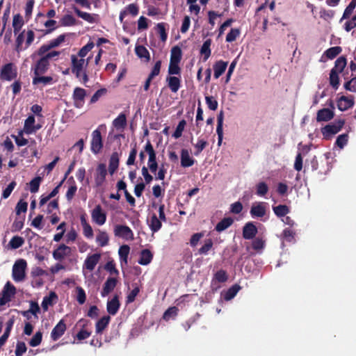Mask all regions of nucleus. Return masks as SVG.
Returning <instances> with one entry per match:
<instances>
[{
	"mask_svg": "<svg viewBox=\"0 0 356 356\" xmlns=\"http://www.w3.org/2000/svg\"><path fill=\"white\" fill-rule=\"evenodd\" d=\"M266 211L264 202H255L252 206L250 213L253 218H261L266 215Z\"/></svg>",
	"mask_w": 356,
	"mask_h": 356,
	"instance_id": "dca6fc26",
	"label": "nucleus"
},
{
	"mask_svg": "<svg viewBox=\"0 0 356 356\" xmlns=\"http://www.w3.org/2000/svg\"><path fill=\"white\" fill-rule=\"evenodd\" d=\"M341 47H333L326 50L325 54L328 58L333 59L341 52Z\"/></svg>",
	"mask_w": 356,
	"mask_h": 356,
	"instance_id": "c03bdc74",
	"label": "nucleus"
},
{
	"mask_svg": "<svg viewBox=\"0 0 356 356\" xmlns=\"http://www.w3.org/2000/svg\"><path fill=\"white\" fill-rule=\"evenodd\" d=\"M113 127L120 131H122L127 125V118L124 113H120L118 118L113 121Z\"/></svg>",
	"mask_w": 356,
	"mask_h": 356,
	"instance_id": "cd10ccee",
	"label": "nucleus"
},
{
	"mask_svg": "<svg viewBox=\"0 0 356 356\" xmlns=\"http://www.w3.org/2000/svg\"><path fill=\"white\" fill-rule=\"evenodd\" d=\"M130 248L127 245H123L120 247L118 250V254L120 259L121 264L122 263L124 264H127L128 255L129 254Z\"/></svg>",
	"mask_w": 356,
	"mask_h": 356,
	"instance_id": "2f4dec72",
	"label": "nucleus"
},
{
	"mask_svg": "<svg viewBox=\"0 0 356 356\" xmlns=\"http://www.w3.org/2000/svg\"><path fill=\"white\" fill-rule=\"evenodd\" d=\"M273 211L278 217H284L289 212V209L286 205H278L273 207Z\"/></svg>",
	"mask_w": 356,
	"mask_h": 356,
	"instance_id": "49530a36",
	"label": "nucleus"
},
{
	"mask_svg": "<svg viewBox=\"0 0 356 356\" xmlns=\"http://www.w3.org/2000/svg\"><path fill=\"white\" fill-rule=\"evenodd\" d=\"M42 178L40 177H36L33 179L30 183V191L32 193H35L38 191Z\"/></svg>",
	"mask_w": 356,
	"mask_h": 356,
	"instance_id": "8fccbe9b",
	"label": "nucleus"
},
{
	"mask_svg": "<svg viewBox=\"0 0 356 356\" xmlns=\"http://www.w3.org/2000/svg\"><path fill=\"white\" fill-rule=\"evenodd\" d=\"M72 72L74 74L76 78L79 79L84 84L88 81L86 69L88 65V58H78L77 56H71Z\"/></svg>",
	"mask_w": 356,
	"mask_h": 356,
	"instance_id": "f257e3e1",
	"label": "nucleus"
},
{
	"mask_svg": "<svg viewBox=\"0 0 356 356\" xmlns=\"http://www.w3.org/2000/svg\"><path fill=\"white\" fill-rule=\"evenodd\" d=\"M145 152H146L149 156L148 167L150 171L154 173L156 172L158 168V164L156 162V154L149 140L147 142L145 146Z\"/></svg>",
	"mask_w": 356,
	"mask_h": 356,
	"instance_id": "39448f33",
	"label": "nucleus"
},
{
	"mask_svg": "<svg viewBox=\"0 0 356 356\" xmlns=\"http://www.w3.org/2000/svg\"><path fill=\"white\" fill-rule=\"evenodd\" d=\"M355 7H356V0H352L350 1V3L348 4V6L346 7V8L345 9L341 20H342L343 19L348 18L350 16V15L353 13Z\"/></svg>",
	"mask_w": 356,
	"mask_h": 356,
	"instance_id": "3c124183",
	"label": "nucleus"
},
{
	"mask_svg": "<svg viewBox=\"0 0 356 356\" xmlns=\"http://www.w3.org/2000/svg\"><path fill=\"white\" fill-rule=\"evenodd\" d=\"M42 334L40 332H37L29 341V345L32 347L38 346L42 341Z\"/></svg>",
	"mask_w": 356,
	"mask_h": 356,
	"instance_id": "680f3d73",
	"label": "nucleus"
},
{
	"mask_svg": "<svg viewBox=\"0 0 356 356\" xmlns=\"http://www.w3.org/2000/svg\"><path fill=\"white\" fill-rule=\"evenodd\" d=\"M91 217L92 220L98 225H104L106 220V214L100 205H97L92 211Z\"/></svg>",
	"mask_w": 356,
	"mask_h": 356,
	"instance_id": "9b49d317",
	"label": "nucleus"
},
{
	"mask_svg": "<svg viewBox=\"0 0 356 356\" xmlns=\"http://www.w3.org/2000/svg\"><path fill=\"white\" fill-rule=\"evenodd\" d=\"M66 330V325L64 321L60 320L57 325L53 328L51 332V338L53 341L58 340Z\"/></svg>",
	"mask_w": 356,
	"mask_h": 356,
	"instance_id": "a211bd4d",
	"label": "nucleus"
},
{
	"mask_svg": "<svg viewBox=\"0 0 356 356\" xmlns=\"http://www.w3.org/2000/svg\"><path fill=\"white\" fill-rule=\"evenodd\" d=\"M195 160L190 156L189 152L186 149H182L181 151V165L183 168H188L194 164Z\"/></svg>",
	"mask_w": 356,
	"mask_h": 356,
	"instance_id": "5701e85b",
	"label": "nucleus"
},
{
	"mask_svg": "<svg viewBox=\"0 0 356 356\" xmlns=\"http://www.w3.org/2000/svg\"><path fill=\"white\" fill-rule=\"evenodd\" d=\"M329 106L332 108H323L318 111L316 115V120L318 122H327L333 118L334 113L333 110L334 109V104L330 101Z\"/></svg>",
	"mask_w": 356,
	"mask_h": 356,
	"instance_id": "9d476101",
	"label": "nucleus"
},
{
	"mask_svg": "<svg viewBox=\"0 0 356 356\" xmlns=\"http://www.w3.org/2000/svg\"><path fill=\"white\" fill-rule=\"evenodd\" d=\"M227 62L223 60L217 61L213 65L214 77L218 79L226 70Z\"/></svg>",
	"mask_w": 356,
	"mask_h": 356,
	"instance_id": "b1692460",
	"label": "nucleus"
},
{
	"mask_svg": "<svg viewBox=\"0 0 356 356\" xmlns=\"http://www.w3.org/2000/svg\"><path fill=\"white\" fill-rule=\"evenodd\" d=\"M344 87L346 90L356 92V77L353 78L350 81L346 82L344 84Z\"/></svg>",
	"mask_w": 356,
	"mask_h": 356,
	"instance_id": "774afa93",
	"label": "nucleus"
},
{
	"mask_svg": "<svg viewBox=\"0 0 356 356\" xmlns=\"http://www.w3.org/2000/svg\"><path fill=\"white\" fill-rule=\"evenodd\" d=\"M101 254L96 253L91 255H88L83 263V268H86L90 271H92L96 265L99 261Z\"/></svg>",
	"mask_w": 356,
	"mask_h": 356,
	"instance_id": "2eb2a0df",
	"label": "nucleus"
},
{
	"mask_svg": "<svg viewBox=\"0 0 356 356\" xmlns=\"http://www.w3.org/2000/svg\"><path fill=\"white\" fill-rule=\"evenodd\" d=\"M162 226L161 220L157 218L156 214H153L149 222V227L153 232H158Z\"/></svg>",
	"mask_w": 356,
	"mask_h": 356,
	"instance_id": "e433bc0d",
	"label": "nucleus"
},
{
	"mask_svg": "<svg viewBox=\"0 0 356 356\" xmlns=\"http://www.w3.org/2000/svg\"><path fill=\"white\" fill-rule=\"evenodd\" d=\"M186 124V122L184 120H181L179 124H177L175 132L172 134V136L175 138H179L181 136L182 132L184 130L185 126Z\"/></svg>",
	"mask_w": 356,
	"mask_h": 356,
	"instance_id": "09e8293b",
	"label": "nucleus"
},
{
	"mask_svg": "<svg viewBox=\"0 0 356 356\" xmlns=\"http://www.w3.org/2000/svg\"><path fill=\"white\" fill-rule=\"evenodd\" d=\"M233 222L234 220L231 217L225 218L216 225L215 229L217 232H221L230 227Z\"/></svg>",
	"mask_w": 356,
	"mask_h": 356,
	"instance_id": "c756f323",
	"label": "nucleus"
},
{
	"mask_svg": "<svg viewBox=\"0 0 356 356\" xmlns=\"http://www.w3.org/2000/svg\"><path fill=\"white\" fill-rule=\"evenodd\" d=\"M35 120L33 115L29 116L24 122L23 131L26 134H31L35 133Z\"/></svg>",
	"mask_w": 356,
	"mask_h": 356,
	"instance_id": "bb28decb",
	"label": "nucleus"
},
{
	"mask_svg": "<svg viewBox=\"0 0 356 356\" xmlns=\"http://www.w3.org/2000/svg\"><path fill=\"white\" fill-rule=\"evenodd\" d=\"M67 35V34H62L58 36L56 38L50 40V47H52L54 49L60 46L65 41Z\"/></svg>",
	"mask_w": 356,
	"mask_h": 356,
	"instance_id": "bf43d9fd",
	"label": "nucleus"
},
{
	"mask_svg": "<svg viewBox=\"0 0 356 356\" xmlns=\"http://www.w3.org/2000/svg\"><path fill=\"white\" fill-rule=\"evenodd\" d=\"M136 55L140 58H145L146 61L150 59V55L148 50L143 45L136 46L135 48Z\"/></svg>",
	"mask_w": 356,
	"mask_h": 356,
	"instance_id": "58836bf2",
	"label": "nucleus"
},
{
	"mask_svg": "<svg viewBox=\"0 0 356 356\" xmlns=\"http://www.w3.org/2000/svg\"><path fill=\"white\" fill-rule=\"evenodd\" d=\"M16 186V182L13 181H11L8 186L3 191L2 193V198L3 199H7L14 190L15 187Z\"/></svg>",
	"mask_w": 356,
	"mask_h": 356,
	"instance_id": "0e129e2a",
	"label": "nucleus"
},
{
	"mask_svg": "<svg viewBox=\"0 0 356 356\" xmlns=\"http://www.w3.org/2000/svg\"><path fill=\"white\" fill-rule=\"evenodd\" d=\"M76 290V300L80 305H83L86 302V295L85 291L81 287L77 286Z\"/></svg>",
	"mask_w": 356,
	"mask_h": 356,
	"instance_id": "6e6d98bb",
	"label": "nucleus"
},
{
	"mask_svg": "<svg viewBox=\"0 0 356 356\" xmlns=\"http://www.w3.org/2000/svg\"><path fill=\"white\" fill-rule=\"evenodd\" d=\"M24 25V20L19 14L15 15L13 19V27L15 34L19 32Z\"/></svg>",
	"mask_w": 356,
	"mask_h": 356,
	"instance_id": "72a5a7b5",
	"label": "nucleus"
},
{
	"mask_svg": "<svg viewBox=\"0 0 356 356\" xmlns=\"http://www.w3.org/2000/svg\"><path fill=\"white\" fill-rule=\"evenodd\" d=\"M343 121H339L334 124H328L324 127L321 131L325 138H330L333 135L337 134L343 126Z\"/></svg>",
	"mask_w": 356,
	"mask_h": 356,
	"instance_id": "1a4fd4ad",
	"label": "nucleus"
},
{
	"mask_svg": "<svg viewBox=\"0 0 356 356\" xmlns=\"http://www.w3.org/2000/svg\"><path fill=\"white\" fill-rule=\"evenodd\" d=\"M60 23L61 26H73L75 24L76 19L71 15H65L61 18Z\"/></svg>",
	"mask_w": 356,
	"mask_h": 356,
	"instance_id": "a18cd8bd",
	"label": "nucleus"
},
{
	"mask_svg": "<svg viewBox=\"0 0 356 356\" xmlns=\"http://www.w3.org/2000/svg\"><path fill=\"white\" fill-rule=\"evenodd\" d=\"M111 318L109 316H104L101 318L96 323V332L102 333V331L107 327L110 322Z\"/></svg>",
	"mask_w": 356,
	"mask_h": 356,
	"instance_id": "473e14b6",
	"label": "nucleus"
},
{
	"mask_svg": "<svg viewBox=\"0 0 356 356\" xmlns=\"http://www.w3.org/2000/svg\"><path fill=\"white\" fill-rule=\"evenodd\" d=\"M86 95V92L83 88L77 87L74 89L73 99L76 107L81 108L83 106Z\"/></svg>",
	"mask_w": 356,
	"mask_h": 356,
	"instance_id": "f3484780",
	"label": "nucleus"
},
{
	"mask_svg": "<svg viewBox=\"0 0 356 356\" xmlns=\"http://www.w3.org/2000/svg\"><path fill=\"white\" fill-rule=\"evenodd\" d=\"M56 298V295L54 292H51L49 296L43 298L41 305L44 311L48 310L49 306L52 305V299Z\"/></svg>",
	"mask_w": 356,
	"mask_h": 356,
	"instance_id": "37998d69",
	"label": "nucleus"
},
{
	"mask_svg": "<svg viewBox=\"0 0 356 356\" xmlns=\"http://www.w3.org/2000/svg\"><path fill=\"white\" fill-rule=\"evenodd\" d=\"M24 243V241L22 237L15 236L10 239L9 245L13 249H17L20 248Z\"/></svg>",
	"mask_w": 356,
	"mask_h": 356,
	"instance_id": "de8ad7c7",
	"label": "nucleus"
},
{
	"mask_svg": "<svg viewBox=\"0 0 356 356\" xmlns=\"http://www.w3.org/2000/svg\"><path fill=\"white\" fill-rule=\"evenodd\" d=\"M90 149L92 153L97 154L100 152L103 147L102 138L99 129H95L92 133Z\"/></svg>",
	"mask_w": 356,
	"mask_h": 356,
	"instance_id": "0eeeda50",
	"label": "nucleus"
},
{
	"mask_svg": "<svg viewBox=\"0 0 356 356\" xmlns=\"http://www.w3.org/2000/svg\"><path fill=\"white\" fill-rule=\"evenodd\" d=\"M68 181L69 182L71 181V185L68 188V190L66 193L65 197L68 201H71L73 199V197L77 191V187L76 186L74 180L73 179V177H70Z\"/></svg>",
	"mask_w": 356,
	"mask_h": 356,
	"instance_id": "ea45409f",
	"label": "nucleus"
},
{
	"mask_svg": "<svg viewBox=\"0 0 356 356\" xmlns=\"http://www.w3.org/2000/svg\"><path fill=\"white\" fill-rule=\"evenodd\" d=\"M168 87L172 92H177L181 86V80L177 76H168L166 79Z\"/></svg>",
	"mask_w": 356,
	"mask_h": 356,
	"instance_id": "a878e982",
	"label": "nucleus"
},
{
	"mask_svg": "<svg viewBox=\"0 0 356 356\" xmlns=\"http://www.w3.org/2000/svg\"><path fill=\"white\" fill-rule=\"evenodd\" d=\"M181 59V49L175 46L172 48L170 52V60L171 63H179Z\"/></svg>",
	"mask_w": 356,
	"mask_h": 356,
	"instance_id": "c9c22d12",
	"label": "nucleus"
},
{
	"mask_svg": "<svg viewBox=\"0 0 356 356\" xmlns=\"http://www.w3.org/2000/svg\"><path fill=\"white\" fill-rule=\"evenodd\" d=\"M94 44L93 42H88L87 44L83 46L79 51L78 56L80 57V58H84V57L88 54V53L93 48Z\"/></svg>",
	"mask_w": 356,
	"mask_h": 356,
	"instance_id": "4d7b16f0",
	"label": "nucleus"
},
{
	"mask_svg": "<svg viewBox=\"0 0 356 356\" xmlns=\"http://www.w3.org/2000/svg\"><path fill=\"white\" fill-rule=\"evenodd\" d=\"M117 285V280L115 277H108L106 281L105 282L102 291L101 292V295L102 297L107 296L113 289L115 288Z\"/></svg>",
	"mask_w": 356,
	"mask_h": 356,
	"instance_id": "6ab92c4d",
	"label": "nucleus"
},
{
	"mask_svg": "<svg viewBox=\"0 0 356 356\" xmlns=\"http://www.w3.org/2000/svg\"><path fill=\"white\" fill-rule=\"evenodd\" d=\"M339 73L331 70L330 73V85L335 89H337L339 85Z\"/></svg>",
	"mask_w": 356,
	"mask_h": 356,
	"instance_id": "864d4df0",
	"label": "nucleus"
},
{
	"mask_svg": "<svg viewBox=\"0 0 356 356\" xmlns=\"http://www.w3.org/2000/svg\"><path fill=\"white\" fill-rule=\"evenodd\" d=\"M213 246V241L209 238L205 241L204 245L200 248L199 253L200 254H207Z\"/></svg>",
	"mask_w": 356,
	"mask_h": 356,
	"instance_id": "e2e57ef3",
	"label": "nucleus"
},
{
	"mask_svg": "<svg viewBox=\"0 0 356 356\" xmlns=\"http://www.w3.org/2000/svg\"><path fill=\"white\" fill-rule=\"evenodd\" d=\"M257 233V228L252 222H248L243 227V236L245 239H252Z\"/></svg>",
	"mask_w": 356,
	"mask_h": 356,
	"instance_id": "aec40b11",
	"label": "nucleus"
},
{
	"mask_svg": "<svg viewBox=\"0 0 356 356\" xmlns=\"http://www.w3.org/2000/svg\"><path fill=\"white\" fill-rule=\"evenodd\" d=\"M120 304L117 296H115L111 300L107 302L106 309L109 314L115 315L120 308Z\"/></svg>",
	"mask_w": 356,
	"mask_h": 356,
	"instance_id": "4be33fe9",
	"label": "nucleus"
},
{
	"mask_svg": "<svg viewBox=\"0 0 356 356\" xmlns=\"http://www.w3.org/2000/svg\"><path fill=\"white\" fill-rule=\"evenodd\" d=\"M26 351V346L24 342L18 341L16 345L15 355L22 356Z\"/></svg>",
	"mask_w": 356,
	"mask_h": 356,
	"instance_id": "338daca9",
	"label": "nucleus"
},
{
	"mask_svg": "<svg viewBox=\"0 0 356 356\" xmlns=\"http://www.w3.org/2000/svg\"><path fill=\"white\" fill-rule=\"evenodd\" d=\"M206 104L208 108L211 111H216L218 108V103L213 96L205 97Z\"/></svg>",
	"mask_w": 356,
	"mask_h": 356,
	"instance_id": "603ef678",
	"label": "nucleus"
},
{
	"mask_svg": "<svg viewBox=\"0 0 356 356\" xmlns=\"http://www.w3.org/2000/svg\"><path fill=\"white\" fill-rule=\"evenodd\" d=\"M348 140V134H341L337 138L336 145L342 149L347 144Z\"/></svg>",
	"mask_w": 356,
	"mask_h": 356,
	"instance_id": "052dcab7",
	"label": "nucleus"
},
{
	"mask_svg": "<svg viewBox=\"0 0 356 356\" xmlns=\"http://www.w3.org/2000/svg\"><path fill=\"white\" fill-rule=\"evenodd\" d=\"M152 258L153 255L150 250L145 249L141 251L138 262L140 265L146 266L152 261Z\"/></svg>",
	"mask_w": 356,
	"mask_h": 356,
	"instance_id": "393cba45",
	"label": "nucleus"
},
{
	"mask_svg": "<svg viewBox=\"0 0 356 356\" xmlns=\"http://www.w3.org/2000/svg\"><path fill=\"white\" fill-rule=\"evenodd\" d=\"M17 76V69L13 63H7L2 67L0 74L1 79L10 81L15 79Z\"/></svg>",
	"mask_w": 356,
	"mask_h": 356,
	"instance_id": "20e7f679",
	"label": "nucleus"
},
{
	"mask_svg": "<svg viewBox=\"0 0 356 356\" xmlns=\"http://www.w3.org/2000/svg\"><path fill=\"white\" fill-rule=\"evenodd\" d=\"M49 63L43 56L38 60L32 69L34 71V75H41L45 73L49 68Z\"/></svg>",
	"mask_w": 356,
	"mask_h": 356,
	"instance_id": "4468645a",
	"label": "nucleus"
},
{
	"mask_svg": "<svg viewBox=\"0 0 356 356\" xmlns=\"http://www.w3.org/2000/svg\"><path fill=\"white\" fill-rule=\"evenodd\" d=\"M107 175L106 165L104 163L98 165L95 175V182L97 186H101L105 181Z\"/></svg>",
	"mask_w": 356,
	"mask_h": 356,
	"instance_id": "f8f14e48",
	"label": "nucleus"
},
{
	"mask_svg": "<svg viewBox=\"0 0 356 356\" xmlns=\"http://www.w3.org/2000/svg\"><path fill=\"white\" fill-rule=\"evenodd\" d=\"M241 289V286L238 284H235L229 288L224 296L225 300H230L235 297L238 291Z\"/></svg>",
	"mask_w": 356,
	"mask_h": 356,
	"instance_id": "a19ab883",
	"label": "nucleus"
},
{
	"mask_svg": "<svg viewBox=\"0 0 356 356\" xmlns=\"http://www.w3.org/2000/svg\"><path fill=\"white\" fill-rule=\"evenodd\" d=\"M177 309L175 307H170L163 314V318L165 321H169L171 318L177 316Z\"/></svg>",
	"mask_w": 356,
	"mask_h": 356,
	"instance_id": "13d9d810",
	"label": "nucleus"
},
{
	"mask_svg": "<svg viewBox=\"0 0 356 356\" xmlns=\"http://www.w3.org/2000/svg\"><path fill=\"white\" fill-rule=\"evenodd\" d=\"M346 65V58L344 57H339L335 61L334 67L331 70L340 73L343 71Z\"/></svg>",
	"mask_w": 356,
	"mask_h": 356,
	"instance_id": "79ce46f5",
	"label": "nucleus"
},
{
	"mask_svg": "<svg viewBox=\"0 0 356 356\" xmlns=\"http://www.w3.org/2000/svg\"><path fill=\"white\" fill-rule=\"evenodd\" d=\"M109 241V236L106 232L98 230V234L96 237V242L101 247H104L108 245Z\"/></svg>",
	"mask_w": 356,
	"mask_h": 356,
	"instance_id": "7c9ffc66",
	"label": "nucleus"
},
{
	"mask_svg": "<svg viewBox=\"0 0 356 356\" xmlns=\"http://www.w3.org/2000/svg\"><path fill=\"white\" fill-rule=\"evenodd\" d=\"M16 293V288L10 282H7L0 293V306L10 302Z\"/></svg>",
	"mask_w": 356,
	"mask_h": 356,
	"instance_id": "7ed1b4c3",
	"label": "nucleus"
},
{
	"mask_svg": "<svg viewBox=\"0 0 356 356\" xmlns=\"http://www.w3.org/2000/svg\"><path fill=\"white\" fill-rule=\"evenodd\" d=\"M73 9L75 13L83 20L91 24L97 22L98 17L97 15L83 12L76 7H74Z\"/></svg>",
	"mask_w": 356,
	"mask_h": 356,
	"instance_id": "412c9836",
	"label": "nucleus"
},
{
	"mask_svg": "<svg viewBox=\"0 0 356 356\" xmlns=\"http://www.w3.org/2000/svg\"><path fill=\"white\" fill-rule=\"evenodd\" d=\"M72 254V248L65 244H60L52 252L53 258L57 261H62Z\"/></svg>",
	"mask_w": 356,
	"mask_h": 356,
	"instance_id": "6e6552de",
	"label": "nucleus"
},
{
	"mask_svg": "<svg viewBox=\"0 0 356 356\" xmlns=\"http://www.w3.org/2000/svg\"><path fill=\"white\" fill-rule=\"evenodd\" d=\"M156 30H157L158 33L160 35L161 40L163 42H165L168 37L167 33L165 32V24L163 23H159L156 25Z\"/></svg>",
	"mask_w": 356,
	"mask_h": 356,
	"instance_id": "69168bd1",
	"label": "nucleus"
},
{
	"mask_svg": "<svg viewBox=\"0 0 356 356\" xmlns=\"http://www.w3.org/2000/svg\"><path fill=\"white\" fill-rule=\"evenodd\" d=\"M52 80L53 79L51 76H41L40 75H35L33 79V84H42V86H47L48 84H51Z\"/></svg>",
	"mask_w": 356,
	"mask_h": 356,
	"instance_id": "f704fd0d",
	"label": "nucleus"
},
{
	"mask_svg": "<svg viewBox=\"0 0 356 356\" xmlns=\"http://www.w3.org/2000/svg\"><path fill=\"white\" fill-rule=\"evenodd\" d=\"M256 193L259 196H264L265 195L268 191V186L267 184L264 182H259L257 186H256Z\"/></svg>",
	"mask_w": 356,
	"mask_h": 356,
	"instance_id": "5fc2aeb1",
	"label": "nucleus"
},
{
	"mask_svg": "<svg viewBox=\"0 0 356 356\" xmlns=\"http://www.w3.org/2000/svg\"><path fill=\"white\" fill-rule=\"evenodd\" d=\"M354 106L353 96H341L337 101V107L341 111H345Z\"/></svg>",
	"mask_w": 356,
	"mask_h": 356,
	"instance_id": "ddd939ff",
	"label": "nucleus"
},
{
	"mask_svg": "<svg viewBox=\"0 0 356 356\" xmlns=\"http://www.w3.org/2000/svg\"><path fill=\"white\" fill-rule=\"evenodd\" d=\"M211 44V40L208 39L205 40L200 49V53L204 56V60H207L211 56V49L210 46Z\"/></svg>",
	"mask_w": 356,
	"mask_h": 356,
	"instance_id": "4c0bfd02",
	"label": "nucleus"
},
{
	"mask_svg": "<svg viewBox=\"0 0 356 356\" xmlns=\"http://www.w3.org/2000/svg\"><path fill=\"white\" fill-rule=\"evenodd\" d=\"M26 266V261L23 259H18L15 262L12 270V277L14 281L20 282L24 280Z\"/></svg>",
	"mask_w": 356,
	"mask_h": 356,
	"instance_id": "f03ea898",
	"label": "nucleus"
},
{
	"mask_svg": "<svg viewBox=\"0 0 356 356\" xmlns=\"http://www.w3.org/2000/svg\"><path fill=\"white\" fill-rule=\"evenodd\" d=\"M119 165V155L118 152H113L109 160L108 170L111 175H113Z\"/></svg>",
	"mask_w": 356,
	"mask_h": 356,
	"instance_id": "c85d7f7f",
	"label": "nucleus"
},
{
	"mask_svg": "<svg viewBox=\"0 0 356 356\" xmlns=\"http://www.w3.org/2000/svg\"><path fill=\"white\" fill-rule=\"evenodd\" d=\"M113 232L116 237L122 238L126 241L134 239L133 231L127 225H116L114 227Z\"/></svg>",
	"mask_w": 356,
	"mask_h": 356,
	"instance_id": "423d86ee",
	"label": "nucleus"
}]
</instances>
